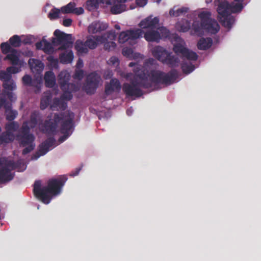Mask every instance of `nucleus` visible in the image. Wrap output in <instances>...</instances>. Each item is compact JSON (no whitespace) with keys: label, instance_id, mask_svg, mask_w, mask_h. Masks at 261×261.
Returning a JSON list of instances; mask_svg holds the SVG:
<instances>
[{"label":"nucleus","instance_id":"obj_1","mask_svg":"<svg viewBox=\"0 0 261 261\" xmlns=\"http://www.w3.org/2000/svg\"><path fill=\"white\" fill-rule=\"evenodd\" d=\"M67 178L63 176L59 179H51L46 186L42 187L40 180H37L34 184L33 193L35 197L43 203L48 204L53 196L59 194Z\"/></svg>","mask_w":261,"mask_h":261},{"label":"nucleus","instance_id":"obj_2","mask_svg":"<svg viewBox=\"0 0 261 261\" xmlns=\"http://www.w3.org/2000/svg\"><path fill=\"white\" fill-rule=\"evenodd\" d=\"M39 113L33 112L30 116L29 123L28 121L23 122L18 134L16 136V140L18 141L20 147H24L22 150V154L26 155L34 149L35 147V136L30 133L31 128H34L38 124Z\"/></svg>","mask_w":261,"mask_h":261},{"label":"nucleus","instance_id":"obj_3","mask_svg":"<svg viewBox=\"0 0 261 261\" xmlns=\"http://www.w3.org/2000/svg\"><path fill=\"white\" fill-rule=\"evenodd\" d=\"M244 0H233L229 4L226 0H218L215 2L218 6L217 11L219 14V21L225 28L230 29L234 23L235 18L232 16V13L240 12L243 7Z\"/></svg>","mask_w":261,"mask_h":261},{"label":"nucleus","instance_id":"obj_4","mask_svg":"<svg viewBox=\"0 0 261 261\" xmlns=\"http://www.w3.org/2000/svg\"><path fill=\"white\" fill-rule=\"evenodd\" d=\"M144 74V80L143 86L145 88L155 89L158 84L170 85L174 83L178 78V73L176 69H172L168 73L158 70H143L141 71Z\"/></svg>","mask_w":261,"mask_h":261},{"label":"nucleus","instance_id":"obj_5","mask_svg":"<svg viewBox=\"0 0 261 261\" xmlns=\"http://www.w3.org/2000/svg\"><path fill=\"white\" fill-rule=\"evenodd\" d=\"M159 19L158 17H148L141 20L139 26L142 29H147L145 33L144 32V37L148 42H159L161 39V35L158 30L156 25L159 24Z\"/></svg>","mask_w":261,"mask_h":261},{"label":"nucleus","instance_id":"obj_6","mask_svg":"<svg viewBox=\"0 0 261 261\" xmlns=\"http://www.w3.org/2000/svg\"><path fill=\"white\" fill-rule=\"evenodd\" d=\"M144 74L141 73H136L133 79L130 80V83H125L123 84L122 90L126 96L141 97L143 95V91L141 88L146 89L143 86V83L145 82L144 77Z\"/></svg>","mask_w":261,"mask_h":261},{"label":"nucleus","instance_id":"obj_7","mask_svg":"<svg viewBox=\"0 0 261 261\" xmlns=\"http://www.w3.org/2000/svg\"><path fill=\"white\" fill-rule=\"evenodd\" d=\"M152 54L158 60L170 67H177L180 63L178 57L172 55L161 46H155L152 50Z\"/></svg>","mask_w":261,"mask_h":261},{"label":"nucleus","instance_id":"obj_8","mask_svg":"<svg viewBox=\"0 0 261 261\" xmlns=\"http://www.w3.org/2000/svg\"><path fill=\"white\" fill-rule=\"evenodd\" d=\"M47 118L44 122L39 123V129L43 134L54 135L56 133L58 123L64 118V113H55L53 119H51L50 115Z\"/></svg>","mask_w":261,"mask_h":261},{"label":"nucleus","instance_id":"obj_9","mask_svg":"<svg viewBox=\"0 0 261 261\" xmlns=\"http://www.w3.org/2000/svg\"><path fill=\"white\" fill-rule=\"evenodd\" d=\"M0 182L7 183L12 180L14 174L11 173V171L16 168V164L12 160H7L5 158L0 159Z\"/></svg>","mask_w":261,"mask_h":261},{"label":"nucleus","instance_id":"obj_10","mask_svg":"<svg viewBox=\"0 0 261 261\" xmlns=\"http://www.w3.org/2000/svg\"><path fill=\"white\" fill-rule=\"evenodd\" d=\"M101 77L96 72H92L87 77L85 84L83 86L84 90L88 94L94 93L98 87Z\"/></svg>","mask_w":261,"mask_h":261},{"label":"nucleus","instance_id":"obj_11","mask_svg":"<svg viewBox=\"0 0 261 261\" xmlns=\"http://www.w3.org/2000/svg\"><path fill=\"white\" fill-rule=\"evenodd\" d=\"M173 50L177 55L180 56L182 59H186L190 61H196L198 59L197 54L186 47L181 42L174 44Z\"/></svg>","mask_w":261,"mask_h":261},{"label":"nucleus","instance_id":"obj_12","mask_svg":"<svg viewBox=\"0 0 261 261\" xmlns=\"http://www.w3.org/2000/svg\"><path fill=\"white\" fill-rule=\"evenodd\" d=\"M173 50L177 55L180 56L182 59H186L190 61H196L198 59L197 54L186 47L181 42L174 44Z\"/></svg>","mask_w":261,"mask_h":261},{"label":"nucleus","instance_id":"obj_13","mask_svg":"<svg viewBox=\"0 0 261 261\" xmlns=\"http://www.w3.org/2000/svg\"><path fill=\"white\" fill-rule=\"evenodd\" d=\"M62 121L60 132L63 134V136L59 138V141L63 142L66 140L72 132L73 127V118L71 117L70 114L68 116H65L64 114V118L61 120Z\"/></svg>","mask_w":261,"mask_h":261},{"label":"nucleus","instance_id":"obj_14","mask_svg":"<svg viewBox=\"0 0 261 261\" xmlns=\"http://www.w3.org/2000/svg\"><path fill=\"white\" fill-rule=\"evenodd\" d=\"M54 35L56 36V38H53L52 42L55 44V40L56 39L57 44L61 45L60 49L62 50L66 49L72 44L71 34H67L59 30H56Z\"/></svg>","mask_w":261,"mask_h":261},{"label":"nucleus","instance_id":"obj_15","mask_svg":"<svg viewBox=\"0 0 261 261\" xmlns=\"http://www.w3.org/2000/svg\"><path fill=\"white\" fill-rule=\"evenodd\" d=\"M56 143V140L53 137H49L42 142L38 146V150L32 156V159L37 160L40 156L45 155Z\"/></svg>","mask_w":261,"mask_h":261},{"label":"nucleus","instance_id":"obj_16","mask_svg":"<svg viewBox=\"0 0 261 261\" xmlns=\"http://www.w3.org/2000/svg\"><path fill=\"white\" fill-rule=\"evenodd\" d=\"M70 75L69 72L66 70L62 71L58 75V83L61 90H65L68 88H71L74 90V88L77 86L73 83H69Z\"/></svg>","mask_w":261,"mask_h":261},{"label":"nucleus","instance_id":"obj_17","mask_svg":"<svg viewBox=\"0 0 261 261\" xmlns=\"http://www.w3.org/2000/svg\"><path fill=\"white\" fill-rule=\"evenodd\" d=\"M107 40L106 35L101 36H91L87 38L86 45L88 49H94L96 48L99 43H104Z\"/></svg>","mask_w":261,"mask_h":261},{"label":"nucleus","instance_id":"obj_18","mask_svg":"<svg viewBox=\"0 0 261 261\" xmlns=\"http://www.w3.org/2000/svg\"><path fill=\"white\" fill-rule=\"evenodd\" d=\"M121 86L119 81L117 79H112L110 83L105 85V93L109 95L115 91H119Z\"/></svg>","mask_w":261,"mask_h":261},{"label":"nucleus","instance_id":"obj_19","mask_svg":"<svg viewBox=\"0 0 261 261\" xmlns=\"http://www.w3.org/2000/svg\"><path fill=\"white\" fill-rule=\"evenodd\" d=\"M108 27L107 23L95 21L89 25L88 31L90 34H96L107 30Z\"/></svg>","mask_w":261,"mask_h":261},{"label":"nucleus","instance_id":"obj_20","mask_svg":"<svg viewBox=\"0 0 261 261\" xmlns=\"http://www.w3.org/2000/svg\"><path fill=\"white\" fill-rule=\"evenodd\" d=\"M202 27L203 30L212 34H216L220 30L218 23L216 20L213 19L202 25Z\"/></svg>","mask_w":261,"mask_h":261},{"label":"nucleus","instance_id":"obj_21","mask_svg":"<svg viewBox=\"0 0 261 261\" xmlns=\"http://www.w3.org/2000/svg\"><path fill=\"white\" fill-rule=\"evenodd\" d=\"M44 81L46 87L53 88L56 84L54 73L52 71H46L44 75Z\"/></svg>","mask_w":261,"mask_h":261},{"label":"nucleus","instance_id":"obj_22","mask_svg":"<svg viewBox=\"0 0 261 261\" xmlns=\"http://www.w3.org/2000/svg\"><path fill=\"white\" fill-rule=\"evenodd\" d=\"M213 44L211 38H201L197 43V47L200 50H206L210 48Z\"/></svg>","mask_w":261,"mask_h":261},{"label":"nucleus","instance_id":"obj_23","mask_svg":"<svg viewBox=\"0 0 261 261\" xmlns=\"http://www.w3.org/2000/svg\"><path fill=\"white\" fill-rule=\"evenodd\" d=\"M106 37H107V39L110 38L111 39H115L116 35L114 33L109 32L107 34V36H106ZM103 43L105 49L108 51L115 49L116 46V44L114 41H107V40Z\"/></svg>","mask_w":261,"mask_h":261},{"label":"nucleus","instance_id":"obj_24","mask_svg":"<svg viewBox=\"0 0 261 261\" xmlns=\"http://www.w3.org/2000/svg\"><path fill=\"white\" fill-rule=\"evenodd\" d=\"M74 48L79 54H86L89 51L88 47L86 45V41L83 42L81 40L76 41L74 45Z\"/></svg>","mask_w":261,"mask_h":261},{"label":"nucleus","instance_id":"obj_25","mask_svg":"<svg viewBox=\"0 0 261 261\" xmlns=\"http://www.w3.org/2000/svg\"><path fill=\"white\" fill-rule=\"evenodd\" d=\"M14 139V136L12 132L6 131L2 133L0 135V145L3 143H9L12 142Z\"/></svg>","mask_w":261,"mask_h":261},{"label":"nucleus","instance_id":"obj_26","mask_svg":"<svg viewBox=\"0 0 261 261\" xmlns=\"http://www.w3.org/2000/svg\"><path fill=\"white\" fill-rule=\"evenodd\" d=\"M28 63L32 69H34L37 71H41L44 68V64L39 60L30 59Z\"/></svg>","mask_w":261,"mask_h":261},{"label":"nucleus","instance_id":"obj_27","mask_svg":"<svg viewBox=\"0 0 261 261\" xmlns=\"http://www.w3.org/2000/svg\"><path fill=\"white\" fill-rule=\"evenodd\" d=\"M52 98V95L49 92L44 93L41 99L40 109L42 110L45 109L49 105Z\"/></svg>","mask_w":261,"mask_h":261},{"label":"nucleus","instance_id":"obj_28","mask_svg":"<svg viewBox=\"0 0 261 261\" xmlns=\"http://www.w3.org/2000/svg\"><path fill=\"white\" fill-rule=\"evenodd\" d=\"M126 10V6L125 4H118L114 2L113 6L111 8V12L113 14L121 13Z\"/></svg>","mask_w":261,"mask_h":261},{"label":"nucleus","instance_id":"obj_29","mask_svg":"<svg viewBox=\"0 0 261 261\" xmlns=\"http://www.w3.org/2000/svg\"><path fill=\"white\" fill-rule=\"evenodd\" d=\"M5 59L10 61L13 65H17L19 64V59L17 55V51L16 49H13L12 51L8 54Z\"/></svg>","mask_w":261,"mask_h":261},{"label":"nucleus","instance_id":"obj_30","mask_svg":"<svg viewBox=\"0 0 261 261\" xmlns=\"http://www.w3.org/2000/svg\"><path fill=\"white\" fill-rule=\"evenodd\" d=\"M78 89V86H76L74 90L71 88L62 90L63 91V93L61 96V99L62 100H70L73 97L72 92L77 91Z\"/></svg>","mask_w":261,"mask_h":261},{"label":"nucleus","instance_id":"obj_31","mask_svg":"<svg viewBox=\"0 0 261 261\" xmlns=\"http://www.w3.org/2000/svg\"><path fill=\"white\" fill-rule=\"evenodd\" d=\"M60 62L64 64L71 63L73 59V54L72 51L67 53H63L60 55Z\"/></svg>","mask_w":261,"mask_h":261},{"label":"nucleus","instance_id":"obj_32","mask_svg":"<svg viewBox=\"0 0 261 261\" xmlns=\"http://www.w3.org/2000/svg\"><path fill=\"white\" fill-rule=\"evenodd\" d=\"M128 33L130 40H136L140 38L144 34V31L141 29L128 30Z\"/></svg>","mask_w":261,"mask_h":261},{"label":"nucleus","instance_id":"obj_33","mask_svg":"<svg viewBox=\"0 0 261 261\" xmlns=\"http://www.w3.org/2000/svg\"><path fill=\"white\" fill-rule=\"evenodd\" d=\"M4 90L3 92L7 91H12L16 88V85L13 80L4 81L3 84Z\"/></svg>","mask_w":261,"mask_h":261},{"label":"nucleus","instance_id":"obj_34","mask_svg":"<svg viewBox=\"0 0 261 261\" xmlns=\"http://www.w3.org/2000/svg\"><path fill=\"white\" fill-rule=\"evenodd\" d=\"M75 4L73 2H70L69 4L61 8V11L63 14L73 13Z\"/></svg>","mask_w":261,"mask_h":261},{"label":"nucleus","instance_id":"obj_35","mask_svg":"<svg viewBox=\"0 0 261 261\" xmlns=\"http://www.w3.org/2000/svg\"><path fill=\"white\" fill-rule=\"evenodd\" d=\"M211 13L208 11H203L198 14V17L200 19L201 25L211 20Z\"/></svg>","mask_w":261,"mask_h":261},{"label":"nucleus","instance_id":"obj_36","mask_svg":"<svg viewBox=\"0 0 261 261\" xmlns=\"http://www.w3.org/2000/svg\"><path fill=\"white\" fill-rule=\"evenodd\" d=\"M9 43L10 45L14 47H20L21 45V40L20 37L17 35H15L9 39Z\"/></svg>","mask_w":261,"mask_h":261},{"label":"nucleus","instance_id":"obj_37","mask_svg":"<svg viewBox=\"0 0 261 261\" xmlns=\"http://www.w3.org/2000/svg\"><path fill=\"white\" fill-rule=\"evenodd\" d=\"M98 0H88L86 2V8L89 11H92L99 7Z\"/></svg>","mask_w":261,"mask_h":261},{"label":"nucleus","instance_id":"obj_38","mask_svg":"<svg viewBox=\"0 0 261 261\" xmlns=\"http://www.w3.org/2000/svg\"><path fill=\"white\" fill-rule=\"evenodd\" d=\"M182 70L184 73L189 74L192 72L195 69V66L192 64H188L183 63L181 67Z\"/></svg>","mask_w":261,"mask_h":261},{"label":"nucleus","instance_id":"obj_39","mask_svg":"<svg viewBox=\"0 0 261 261\" xmlns=\"http://www.w3.org/2000/svg\"><path fill=\"white\" fill-rule=\"evenodd\" d=\"M43 47L42 48V50L47 54L52 53L54 51V48L51 43L45 39H43Z\"/></svg>","mask_w":261,"mask_h":261},{"label":"nucleus","instance_id":"obj_40","mask_svg":"<svg viewBox=\"0 0 261 261\" xmlns=\"http://www.w3.org/2000/svg\"><path fill=\"white\" fill-rule=\"evenodd\" d=\"M188 8L182 7L181 8L177 9L176 11H174L173 10H170L169 14L171 16L177 17L182 14H185L186 13H187L188 12Z\"/></svg>","mask_w":261,"mask_h":261},{"label":"nucleus","instance_id":"obj_41","mask_svg":"<svg viewBox=\"0 0 261 261\" xmlns=\"http://www.w3.org/2000/svg\"><path fill=\"white\" fill-rule=\"evenodd\" d=\"M130 40L128 30L120 33L119 36V42L120 43H124Z\"/></svg>","mask_w":261,"mask_h":261},{"label":"nucleus","instance_id":"obj_42","mask_svg":"<svg viewBox=\"0 0 261 261\" xmlns=\"http://www.w3.org/2000/svg\"><path fill=\"white\" fill-rule=\"evenodd\" d=\"M1 46L2 53L4 54H7L9 53H10L12 51L13 49H14L11 47V45H10V43H8V42H3L1 44Z\"/></svg>","mask_w":261,"mask_h":261},{"label":"nucleus","instance_id":"obj_43","mask_svg":"<svg viewBox=\"0 0 261 261\" xmlns=\"http://www.w3.org/2000/svg\"><path fill=\"white\" fill-rule=\"evenodd\" d=\"M19 127L18 122L12 121L6 124V129L7 131L10 132L16 131Z\"/></svg>","mask_w":261,"mask_h":261},{"label":"nucleus","instance_id":"obj_44","mask_svg":"<svg viewBox=\"0 0 261 261\" xmlns=\"http://www.w3.org/2000/svg\"><path fill=\"white\" fill-rule=\"evenodd\" d=\"M5 113L6 119L10 121H13L15 119L18 114L17 111L12 110L10 111H7L5 112Z\"/></svg>","mask_w":261,"mask_h":261},{"label":"nucleus","instance_id":"obj_45","mask_svg":"<svg viewBox=\"0 0 261 261\" xmlns=\"http://www.w3.org/2000/svg\"><path fill=\"white\" fill-rule=\"evenodd\" d=\"M60 12L61 10L60 9L56 8L53 9L48 14V17L50 20L57 19L59 17Z\"/></svg>","mask_w":261,"mask_h":261},{"label":"nucleus","instance_id":"obj_46","mask_svg":"<svg viewBox=\"0 0 261 261\" xmlns=\"http://www.w3.org/2000/svg\"><path fill=\"white\" fill-rule=\"evenodd\" d=\"M157 29L160 33L161 39L162 38H167L169 36L170 32L165 27H159L157 28Z\"/></svg>","mask_w":261,"mask_h":261},{"label":"nucleus","instance_id":"obj_47","mask_svg":"<svg viewBox=\"0 0 261 261\" xmlns=\"http://www.w3.org/2000/svg\"><path fill=\"white\" fill-rule=\"evenodd\" d=\"M63 100H62L61 99H59L58 98H56L54 99V103L56 106L59 107L60 109L64 110L66 109L67 105Z\"/></svg>","mask_w":261,"mask_h":261},{"label":"nucleus","instance_id":"obj_48","mask_svg":"<svg viewBox=\"0 0 261 261\" xmlns=\"http://www.w3.org/2000/svg\"><path fill=\"white\" fill-rule=\"evenodd\" d=\"M22 82L24 85L30 86H33L32 78L28 74H25L22 77Z\"/></svg>","mask_w":261,"mask_h":261},{"label":"nucleus","instance_id":"obj_49","mask_svg":"<svg viewBox=\"0 0 261 261\" xmlns=\"http://www.w3.org/2000/svg\"><path fill=\"white\" fill-rule=\"evenodd\" d=\"M128 66H129V67H132L134 66L135 67L134 69V72H135V75L136 74V73H141L142 70H146L145 69H144L143 67L141 68L140 66H139L138 64H136L134 62L129 63Z\"/></svg>","mask_w":261,"mask_h":261},{"label":"nucleus","instance_id":"obj_50","mask_svg":"<svg viewBox=\"0 0 261 261\" xmlns=\"http://www.w3.org/2000/svg\"><path fill=\"white\" fill-rule=\"evenodd\" d=\"M11 76L7 72L1 71L0 72V80L4 81H9L11 80Z\"/></svg>","mask_w":261,"mask_h":261},{"label":"nucleus","instance_id":"obj_51","mask_svg":"<svg viewBox=\"0 0 261 261\" xmlns=\"http://www.w3.org/2000/svg\"><path fill=\"white\" fill-rule=\"evenodd\" d=\"M122 53L124 56L129 58L132 56L133 50L130 48L125 47L123 48Z\"/></svg>","mask_w":261,"mask_h":261},{"label":"nucleus","instance_id":"obj_52","mask_svg":"<svg viewBox=\"0 0 261 261\" xmlns=\"http://www.w3.org/2000/svg\"><path fill=\"white\" fill-rule=\"evenodd\" d=\"M193 29L194 31L196 33L200 32L203 29V27L201 25V22H194L192 25Z\"/></svg>","mask_w":261,"mask_h":261},{"label":"nucleus","instance_id":"obj_53","mask_svg":"<svg viewBox=\"0 0 261 261\" xmlns=\"http://www.w3.org/2000/svg\"><path fill=\"white\" fill-rule=\"evenodd\" d=\"M7 72H8L10 75L12 73H17L20 71V68L17 67L11 66L9 67L6 69Z\"/></svg>","mask_w":261,"mask_h":261},{"label":"nucleus","instance_id":"obj_54","mask_svg":"<svg viewBox=\"0 0 261 261\" xmlns=\"http://www.w3.org/2000/svg\"><path fill=\"white\" fill-rule=\"evenodd\" d=\"M84 77V71L83 70H76L73 75L75 79L82 80Z\"/></svg>","mask_w":261,"mask_h":261},{"label":"nucleus","instance_id":"obj_55","mask_svg":"<svg viewBox=\"0 0 261 261\" xmlns=\"http://www.w3.org/2000/svg\"><path fill=\"white\" fill-rule=\"evenodd\" d=\"M108 63L111 65H118L119 63V59L116 57H112L108 61Z\"/></svg>","mask_w":261,"mask_h":261},{"label":"nucleus","instance_id":"obj_56","mask_svg":"<svg viewBox=\"0 0 261 261\" xmlns=\"http://www.w3.org/2000/svg\"><path fill=\"white\" fill-rule=\"evenodd\" d=\"M84 12V10L82 7L75 8L74 7L73 14H75L76 15H81L83 14Z\"/></svg>","mask_w":261,"mask_h":261},{"label":"nucleus","instance_id":"obj_57","mask_svg":"<svg viewBox=\"0 0 261 261\" xmlns=\"http://www.w3.org/2000/svg\"><path fill=\"white\" fill-rule=\"evenodd\" d=\"M148 0H136V3L137 6L143 7L147 3Z\"/></svg>","mask_w":261,"mask_h":261},{"label":"nucleus","instance_id":"obj_58","mask_svg":"<svg viewBox=\"0 0 261 261\" xmlns=\"http://www.w3.org/2000/svg\"><path fill=\"white\" fill-rule=\"evenodd\" d=\"M72 20L70 18L65 19L63 21V25L65 27H68L71 25Z\"/></svg>","mask_w":261,"mask_h":261},{"label":"nucleus","instance_id":"obj_59","mask_svg":"<svg viewBox=\"0 0 261 261\" xmlns=\"http://www.w3.org/2000/svg\"><path fill=\"white\" fill-rule=\"evenodd\" d=\"M4 107L5 109V110L6 112L7 111H10L12 110V105L11 103H9L7 101V100L6 99V103L4 105Z\"/></svg>","mask_w":261,"mask_h":261},{"label":"nucleus","instance_id":"obj_60","mask_svg":"<svg viewBox=\"0 0 261 261\" xmlns=\"http://www.w3.org/2000/svg\"><path fill=\"white\" fill-rule=\"evenodd\" d=\"M82 168V166H81V167L76 168L75 170L74 171H72L70 175L71 176H75L79 174L80 171H81Z\"/></svg>","mask_w":261,"mask_h":261},{"label":"nucleus","instance_id":"obj_61","mask_svg":"<svg viewBox=\"0 0 261 261\" xmlns=\"http://www.w3.org/2000/svg\"><path fill=\"white\" fill-rule=\"evenodd\" d=\"M36 47L37 49H41L43 47V40L41 41L38 42L36 43Z\"/></svg>","mask_w":261,"mask_h":261},{"label":"nucleus","instance_id":"obj_62","mask_svg":"<svg viewBox=\"0 0 261 261\" xmlns=\"http://www.w3.org/2000/svg\"><path fill=\"white\" fill-rule=\"evenodd\" d=\"M3 95H7L9 99L11 101L13 100V93L12 91H7L6 92H3Z\"/></svg>","mask_w":261,"mask_h":261},{"label":"nucleus","instance_id":"obj_63","mask_svg":"<svg viewBox=\"0 0 261 261\" xmlns=\"http://www.w3.org/2000/svg\"><path fill=\"white\" fill-rule=\"evenodd\" d=\"M6 97L5 96H1V98H0V109L1 108H2L3 107H4V105L6 103Z\"/></svg>","mask_w":261,"mask_h":261},{"label":"nucleus","instance_id":"obj_64","mask_svg":"<svg viewBox=\"0 0 261 261\" xmlns=\"http://www.w3.org/2000/svg\"><path fill=\"white\" fill-rule=\"evenodd\" d=\"M190 29V26L187 25L186 26L181 25L180 26V31L182 32H186L189 31Z\"/></svg>","mask_w":261,"mask_h":261}]
</instances>
